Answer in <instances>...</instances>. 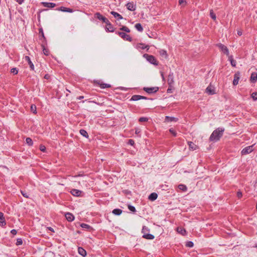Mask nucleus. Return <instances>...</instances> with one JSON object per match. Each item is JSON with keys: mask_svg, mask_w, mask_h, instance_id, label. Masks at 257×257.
Listing matches in <instances>:
<instances>
[{"mask_svg": "<svg viewBox=\"0 0 257 257\" xmlns=\"http://www.w3.org/2000/svg\"><path fill=\"white\" fill-rule=\"evenodd\" d=\"M224 131V130L223 128H218L214 131L210 137V140L213 142H216L218 141L222 137Z\"/></svg>", "mask_w": 257, "mask_h": 257, "instance_id": "f257e3e1", "label": "nucleus"}, {"mask_svg": "<svg viewBox=\"0 0 257 257\" xmlns=\"http://www.w3.org/2000/svg\"><path fill=\"white\" fill-rule=\"evenodd\" d=\"M144 57L148 61H149L150 63L153 64L157 66L158 65V62L155 58V57L153 55H150L147 54H145L144 55Z\"/></svg>", "mask_w": 257, "mask_h": 257, "instance_id": "f03ea898", "label": "nucleus"}, {"mask_svg": "<svg viewBox=\"0 0 257 257\" xmlns=\"http://www.w3.org/2000/svg\"><path fill=\"white\" fill-rule=\"evenodd\" d=\"M121 38H122L124 40L128 41H132V38L130 36V35L126 34L124 32H118L116 33Z\"/></svg>", "mask_w": 257, "mask_h": 257, "instance_id": "7ed1b4c3", "label": "nucleus"}, {"mask_svg": "<svg viewBox=\"0 0 257 257\" xmlns=\"http://www.w3.org/2000/svg\"><path fill=\"white\" fill-rule=\"evenodd\" d=\"M159 88L158 87H144V90L148 93H153L156 92L158 91Z\"/></svg>", "mask_w": 257, "mask_h": 257, "instance_id": "20e7f679", "label": "nucleus"}, {"mask_svg": "<svg viewBox=\"0 0 257 257\" xmlns=\"http://www.w3.org/2000/svg\"><path fill=\"white\" fill-rule=\"evenodd\" d=\"M217 46L222 52L227 56L229 55V51L226 46L222 44H218Z\"/></svg>", "mask_w": 257, "mask_h": 257, "instance_id": "39448f33", "label": "nucleus"}, {"mask_svg": "<svg viewBox=\"0 0 257 257\" xmlns=\"http://www.w3.org/2000/svg\"><path fill=\"white\" fill-rule=\"evenodd\" d=\"M252 147L253 146L245 147L241 151V154L244 155L250 153L253 151Z\"/></svg>", "mask_w": 257, "mask_h": 257, "instance_id": "423d86ee", "label": "nucleus"}, {"mask_svg": "<svg viewBox=\"0 0 257 257\" xmlns=\"http://www.w3.org/2000/svg\"><path fill=\"white\" fill-rule=\"evenodd\" d=\"M206 92L209 95H212L215 93L214 87L209 85L206 89Z\"/></svg>", "mask_w": 257, "mask_h": 257, "instance_id": "0eeeda50", "label": "nucleus"}, {"mask_svg": "<svg viewBox=\"0 0 257 257\" xmlns=\"http://www.w3.org/2000/svg\"><path fill=\"white\" fill-rule=\"evenodd\" d=\"M95 17L99 20L102 21L103 22L106 23L108 22V20L102 15H101L100 13H97L95 14Z\"/></svg>", "mask_w": 257, "mask_h": 257, "instance_id": "6e6552de", "label": "nucleus"}, {"mask_svg": "<svg viewBox=\"0 0 257 257\" xmlns=\"http://www.w3.org/2000/svg\"><path fill=\"white\" fill-rule=\"evenodd\" d=\"M141 99H147V97L140 95H134L132 97L131 100L137 101Z\"/></svg>", "mask_w": 257, "mask_h": 257, "instance_id": "1a4fd4ad", "label": "nucleus"}, {"mask_svg": "<svg viewBox=\"0 0 257 257\" xmlns=\"http://www.w3.org/2000/svg\"><path fill=\"white\" fill-rule=\"evenodd\" d=\"M126 6L127 9L130 11H134L136 9V6L134 4L133 2L128 3Z\"/></svg>", "mask_w": 257, "mask_h": 257, "instance_id": "9d476101", "label": "nucleus"}, {"mask_svg": "<svg viewBox=\"0 0 257 257\" xmlns=\"http://www.w3.org/2000/svg\"><path fill=\"white\" fill-rule=\"evenodd\" d=\"M105 30L109 32H113L114 31V28L112 25L110 24L109 21L106 23Z\"/></svg>", "mask_w": 257, "mask_h": 257, "instance_id": "9b49d317", "label": "nucleus"}, {"mask_svg": "<svg viewBox=\"0 0 257 257\" xmlns=\"http://www.w3.org/2000/svg\"><path fill=\"white\" fill-rule=\"evenodd\" d=\"M239 76H240V73L239 72H236L234 75V79L233 81V84L234 85H236L238 83V81L239 80Z\"/></svg>", "mask_w": 257, "mask_h": 257, "instance_id": "f8f14e48", "label": "nucleus"}, {"mask_svg": "<svg viewBox=\"0 0 257 257\" xmlns=\"http://www.w3.org/2000/svg\"><path fill=\"white\" fill-rule=\"evenodd\" d=\"M167 82L170 86H172V85L174 83V77L173 74H170L168 76Z\"/></svg>", "mask_w": 257, "mask_h": 257, "instance_id": "ddd939ff", "label": "nucleus"}, {"mask_svg": "<svg viewBox=\"0 0 257 257\" xmlns=\"http://www.w3.org/2000/svg\"><path fill=\"white\" fill-rule=\"evenodd\" d=\"M65 217L68 221H72L74 219V216L73 215L69 212L65 214Z\"/></svg>", "mask_w": 257, "mask_h": 257, "instance_id": "4468645a", "label": "nucleus"}, {"mask_svg": "<svg viewBox=\"0 0 257 257\" xmlns=\"http://www.w3.org/2000/svg\"><path fill=\"white\" fill-rule=\"evenodd\" d=\"M176 231H177L178 233H180L182 235H185L186 234V230L181 227H178L176 229Z\"/></svg>", "mask_w": 257, "mask_h": 257, "instance_id": "2eb2a0df", "label": "nucleus"}, {"mask_svg": "<svg viewBox=\"0 0 257 257\" xmlns=\"http://www.w3.org/2000/svg\"><path fill=\"white\" fill-rule=\"evenodd\" d=\"M58 11H60L64 12H68V13H72L73 12V10L70 8H65L64 7H61L58 9Z\"/></svg>", "mask_w": 257, "mask_h": 257, "instance_id": "dca6fc26", "label": "nucleus"}, {"mask_svg": "<svg viewBox=\"0 0 257 257\" xmlns=\"http://www.w3.org/2000/svg\"><path fill=\"white\" fill-rule=\"evenodd\" d=\"M71 193L74 196L78 197L81 195V191L77 189H72Z\"/></svg>", "mask_w": 257, "mask_h": 257, "instance_id": "f3484780", "label": "nucleus"}, {"mask_svg": "<svg viewBox=\"0 0 257 257\" xmlns=\"http://www.w3.org/2000/svg\"><path fill=\"white\" fill-rule=\"evenodd\" d=\"M188 144L190 150L194 151L198 149V146L195 144H194L193 142H188Z\"/></svg>", "mask_w": 257, "mask_h": 257, "instance_id": "a211bd4d", "label": "nucleus"}, {"mask_svg": "<svg viewBox=\"0 0 257 257\" xmlns=\"http://www.w3.org/2000/svg\"><path fill=\"white\" fill-rule=\"evenodd\" d=\"M25 59L26 61H27L28 62V64L30 65V67L31 68V69L32 70H34V65H33V63L32 62V61L30 59V58L28 56H26L25 57Z\"/></svg>", "mask_w": 257, "mask_h": 257, "instance_id": "6ab92c4d", "label": "nucleus"}, {"mask_svg": "<svg viewBox=\"0 0 257 257\" xmlns=\"http://www.w3.org/2000/svg\"><path fill=\"white\" fill-rule=\"evenodd\" d=\"M43 5L45 7L49 8H53L56 6V4L53 3H43Z\"/></svg>", "mask_w": 257, "mask_h": 257, "instance_id": "aec40b11", "label": "nucleus"}, {"mask_svg": "<svg viewBox=\"0 0 257 257\" xmlns=\"http://www.w3.org/2000/svg\"><path fill=\"white\" fill-rule=\"evenodd\" d=\"M78 253L83 257L86 255V251L82 247H79L78 248Z\"/></svg>", "mask_w": 257, "mask_h": 257, "instance_id": "412c9836", "label": "nucleus"}, {"mask_svg": "<svg viewBox=\"0 0 257 257\" xmlns=\"http://www.w3.org/2000/svg\"><path fill=\"white\" fill-rule=\"evenodd\" d=\"M0 223L2 224V226H5L6 224L5 217H4V214L1 212H0Z\"/></svg>", "mask_w": 257, "mask_h": 257, "instance_id": "4be33fe9", "label": "nucleus"}, {"mask_svg": "<svg viewBox=\"0 0 257 257\" xmlns=\"http://www.w3.org/2000/svg\"><path fill=\"white\" fill-rule=\"evenodd\" d=\"M110 14L112 15L115 18H117V20L122 19V17L120 14L115 12L111 11Z\"/></svg>", "mask_w": 257, "mask_h": 257, "instance_id": "5701e85b", "label": "nucleus"}, {"mask_svg": "<svg viewBox=\"0 0 257 257\" xmlns=\"http://www.w3.org/2000/svg\"><path fill=\"white\" fill-rule=\"evenodd\" d=\"M159 54L161 56L163 57L165 59H167L168 58V54L167 51L165 50H160L159 51Z\"/></svg>", "mask_w": 257, "mask_h": 257, "instance_id": "b1692460", "label": "nucleus"}, {"mask_svg": "<svg viewBox=\"0 0 257 257\" xmlns=\"http://www.w3.org/2000/svg\"><path fill=\"white\" fill-rule=\"evenodd\" d=\"M157 197H158V195H157V193H152L149 195V199L150 200L154 201L157 198Z\"/></svg>", "mask_w": 257, "mask_h": 257, "instance_id": "393cba45", "label": "nucleus"}, {"mask_svg": "<svg viewBox=\"0 0 257 257\" xmlns=\"http://www.w3.org/2000/svg\"><path fill=\"white\" fill-rule=\"evenodd\" d=\"M98 84L99 85L100 87L102 89H104L105 88H109L111 87L110 85L109 84L103 83H98Z\"/></svg>", "mask_w": 257, "mask_h": 257, "instance_id": "a878e982", "label": "nucleus"}, {"mask_svg": "<svg viewBox=\"0 0 257 257\" xmlns=\"http://www.w3.org/2000/svg\"><path fill=\"white\" fill-rule=\"evenodd\" d=\"M143 237L147 239H153L154 236L151 234H145L143 235Z\"/></svg>", "mask_w": 257, "mask_h": 257, "instance_id": "bb28decb", "label": "nucleus"}, {"mask_svg": "<svg viewBox=\"0 0 257 257\" xmlns=\"http://www.w3.org/2000/svg\"><path fill=\"white\" fill-rule=\"evenodd\" d=\"M250 80L252 82H255L257 80V73H252L250 76Z\"/></svg>", "mask_w": 257, "mask_h": 257, "instance_id": "cd10ccee", "label": "nucleus"}, {"mask_svg": "<svg viewBox=\"0 0 257 257\" xmlns=\"http://www.w3.org/2000/svg\"><path fill=\"white\" fill-rule=\"evenodd\" d=\"M166 120L168 121H177L178 120V118L174 117H170L167 116L165 118Z\"/></svg>", "mask_w": 257, "mask_h": 257, "instance_id": "c85d7f7f", "label": "nucleus"}, {"mask_svg": "<svg viewBox=\"0 0 257 257\" xmlns=\"http://www.w3.org/2000/svg\"><path fill=\"white\" fill-rule=\"evenodd\" d=\"M136 29L139 32H142L143 31V28L140 23H137L135 25Z\"/></svg>", "mask_w": 257, "mask_h": 257, "instance_id": "c756f323", "label": "nucleus"}, {"mask_svg": "<svg viewBox=\"0 0 257 257\" xmlns=\"http://www.w3.org/2000/svg\"><path fill=\"white\" fill-rule=\"evenodd\" d=\"M122 211L120 209H114L112 211V213L116 215H119L121 214Z\"/></svg>", "mask_w": 257, "mask_h": 257, "instance_id": "7c9ffc66", "label": "nucleus"}, {"mask_svg": "<svg viewBox=\"0 0 257 257\" xmlns=\"http://www.w3.org/2000/svg\"><path fill=\"white\" fill-rule=\"evenodd\" d=\"M42 47L43 48V53L46 55V56H48L49 55V50L45 47V46H44V44H42Z\"/></svg>", "mask_w": 257, "mask_h": 257, "instance_id": "2f4dec72", "label": "nucleus"}, {"mask_svg": "<svg viewBox=\"0 0 257 257\" xmlns=\"http://www.w3.org/2000/svg\"><path fill=\"white\" fill-rule=\"evenodd\" d=\"M80 134L82 136H84V137H85L86 138H88V133L84 130H82V129L80 130Z\"/></svg>", "mask_w": 257, "mask_h": 257, "instance_id": "473e14b6", "label": "nucleus"}, {"mask_svg": "<svg viewBox=\"0 0 257 257\" xmlns=\"http://www.w3.org/2000/svg\"><path fill=\"white\" fill-rule=\"evenodd\" d=\"M26 143L30 146L33 145V142L32 140L30 138H27L26 139Z\"/></svg>", "mask_w": 257, "mask_h": 257, "instance_id": "72a5a7b5", "label": "nucleus"}, {"mask_svg": "<svg viewBox=\"0 0 257 257\" xmlns=\"http://www.w3.org/2000/svg\"><path fill=\"white\" fill-rule=\"evenodd\" d=\"M138 48H141L142 49H146V48H147V49H149V47L148 46H147V45L145 46V45L143 44H139L138 45Z\"/></svg>", "mask_w": 257, "mask_h": 257, "instance_id": "f704fd0d", "label": "nucleus"}, {"mask_svg": "<svg viewBox=\"0 0 257 257\" xmlns=\"http://www.w3.org/2000/svg\"><path fill=\"white\" fill-rule=\"evenodd\" d=\"M178 188L183 191L187 190V187L183 184H180L178 185Z\"/></svg>", "mask_w": 257, "mask_h": 257, "instance_id": "c9c22d12", "label": "nucleus"}, {"mask_svg": "<svg viewBox=\"0 0 257 257\" xmlns=\"http://www.w3.org/2000/svg\"><path fill=\"white\" fill-rule=\"evenodd\" d=\"M229 60L230 61L232 66L235 67L236 66V61L232 59V57L231 56L229 57Z\"/></svg>", "mask_w": 257, "mask_h": 257, "instance_id": "e433bc0d", "label": "nucleus"}, {"mask_svg": "<svg viewBox=\"0 0 257 257\" xmlns=\"http://www.w3.org/2000/svg\"><path fill=\"white\" fill-rule=\"evenodd\" d=\"M210 16L213 20H216V15H215V13L213 12V11L212 10H211L210 11Z\"/></svg>", "mask_w": 257, "mask_h": 257, "instance_id": "4c0bfd02", "label": "nucleus"}, {"mask_svg": "<svg viewBox=\"0 0 257 257\" xmlns=\"http://www.w3.org/2000/svg\"><path fill=\"white\" fill-rule=\"evenodd\" d=\"M31 111L35 114L37 113L36 106L34 104H32L31 106Z\"/></svg>", "mask_w": 257, "mask_h": 257, "instance_id": "58836bf2", "label": "nucleus"}, {"mask_svg": "<svg viewBox=\"0 0 257 257\" xmlns=\"http://www.w3.org/2000/svg\"><path fill=\"white\" fill-rule=\"evenodd\" d=\"M80 226L82 228H86V229H89L91 228L90 226L88 224H85V223H81L80 224Z\"/></svg>", "mask_w": 257, "mask_h": 257, "instance_id": "ea45409f", "label": "nucleus"}, {"mask_svg": "<svg viewBox=\"0 0 257 257\" xmlns=\"http://www.w3.org/2000/svg\"><path fill=\"white\" fill-rule=\"evenodd\" d=\"M120 30H122V31H125V32H127V33H130V30L126 26H122L120 29Z\"/></svg>", "mask_w": 257, "mask_h": 257, "instance_id": "a19ab883", "label": "nucleus"}, {"mask_svg": "<svg viewBox=\"0 0 257 257\" xmlns=\"http://www.w3.org/2000/svg\"><path fill=\"white\" fill-rule=\"evenodd\" d=\"M128 209L130 211H132L133 212H135L136 211L135 207L134 206H133L131 205H128Z\"/></svg>", "mask_w": 257, "mask_h": 257, "instance_id": "79ce46f5", "label": "nucleus"}, {"mask_svg": "<svg viewBox=\"0 0 257 257\" xmlns=\"http://www.w3.org/2000/svg\"><path fill=\"white\" fill-rule=\"evenodd\" d=\"M251 98L254 100H257V92H253L251 95Z\"/></svg>", "mask_w": 257, "mask_h": 257, "instance_id": "37998d69", "label": "nucleus"}, {"mask_svg": "<svg viewBox=\"0 0 257 257\" xmlns=\"http://www.w3.org/2000/svg\"><path fill=\"white\" fill-rule=\"evenodd\" d=\"M11 72L16 75L18 74V70L16 68H14L11 70Z\"/></svg>", "mask_w": 257, "mask_h": 257, "instance_id": "c03bdc74", "label": "nucleus"}, {"mask_svg": "<svg viewBox=\"0 0 257 257\" xmlns=\"http://www.w3.org/2000/svg\"><path fill=\"white\" fill-rule=\"evenodd\" d=\"M139 120L140 122H146L148 120V118L145 117H142L139 118Z\"/></svg>", "mask_w": 257, "mask_h": 257, "instance_id": "a18cd8bd", "label": "nucleus"}, {"mask_svg": "<svg viewBox=\"0 0 257 257\" xmlns=\"http://www.w3.org/2000/svg\"><path fill=\"white\" fill-rule=\"evenodd\" d=\"M169 132L173 135V136H176L177 133L174 128H171L169 130Z\"/></svg>", "mask_w": 257, "mask_h": 257, "instance_id": "49530a36", "label": "nucleus"}, {"mask_svg": "<svg viewBox=\"0 0 257 257\" xmlns=\"http://www.w3.org/2000/svg\"><path fill=\"white\" fill-rule=\"evenodd\" d=\"M23 243V240L22 238H18L17 240L16 245H20L22 244Z\"/></svg>", "mask_w": 257, "mask_h": 257, "instance_id": "de8ad7c7", "label": "nucleus"}, {"mask_svg": "<svg viewBox=\"0 0 257 257\" xmlns=\"http://www.w3.org/2000/svg\"><path fill=\"white\" fill-rule=\"evenodd\" d=\"M193 242L192 241H188L187 242L186 245L188 247H191L193 246Z\"/></svg>", "mask_w": 257, "mask_h": 257, "instance_id": "09e8293b", "label": "nucleus"}, {"mask_svg": "<svg viewBox=\"0 0 257 257\" xmlns=\"http://www.w3.org/2000/svg\"><path fill=\"white\" fill-rule=\"evenodd\" d=\"M179 4L180 5H185L186 2L184 0H179Z\"/></svg>", "mask_w": 257, "mask_h": 257, "instance_id": "8fccbe9b", "label": "nucleus"}, {"mask_svg": "<svg viewBox=\"0 0 257 257\" xmlns=\"http://www.w3.org/2000/svg\"><path fill=\"white\" fill-rule=\"evenodd\" d=\"M40 150L41 151H42V152H44L45 151V150H46V148H45V147L44 146H43V145H41V146H40Z\"/></svg>", "mask_w": 257, "mask_h": 257, "instance_id": "3c124183", "label": "nucleus"}, {"mask_svg": "<svg viewBox=\"0 0 257 257\" xmlns=\"http://www.w3.org/2000/svg\"><path fill=\"white\" fill-rule=\"evenodd\" d=\"M242 193L240 192V191H238L237 192V196L240 198L242 197Z\"/></svg>", "mask_w": 257, "mask_h": 257, "instance_id": "603ef678", "label": "nucleus"}, {"mask_svg": "<svg viewBox=\"0 0 257 257\" xmlns=\"http://www.w3.org/2000/svg\"><path fill=\"white\" fill-rule=\"evenodd\" d=\"M21 193L24 197H25L26 198H29V196L27 195V193H25L24 192H23L22 191H21Z\"/></svg>", "mask_w": 257, "mask_h": 257, "instance_id": "864d4df0", "label": "nucleus"}, {"mask_svg": "<svg viewBox=\"0 0 257 257\" xmlns=\"http://www.w3.org/2000/svg\"><path fill=\"white\" fill-rule=\"evenodd\" d=\"M130 145H132V146H133L134 145V141L132 140V139H130L128 140V143Z\"/></svg>", "mask_w": 257, "mask_h": 257, "instance_id": "5fc2aeb1", "label": "nucleus"}, {"mask_svg": "<svg viewBox=\"0 0 257 257\" xmlns=\"http://www.w3.org/2000/svg\"><path fill=\"white\" fill-rule=\"evenodd\" d=\"M11 232L12 234H13V235H16L17 233V231L16 229H12L11 231Z\"/></svg>", "mask_w": 257, "mask_h": 257, "instance_id": "6e6d98bb", "label": "nucleus"}, {"mask_svg": "<svg viewBox=\"0 0 257 257\" xmlns=\"http://www.w3.org/2000/svg\"><path fill=\"white\" fill-rule=\"evenodd\" d=\"M141 132V130L139 128H136L135 133L136 134H139Z\"/></svg>", "mask_w": 257, "mask_h": 257, "instance_id": "4d7b16f0", "label": "nucleus"}, {"mask_svg": "<svg viewBox=\"0 0 257 257\" xmlns=\"http://www.w3.org/2000/svg\"><path fill=\"white\" fill-rule=\"evenodd\" d=\"M15 1L20 5L22 4L24 1V0H15Z\"/></svg>", "mask_w": 257, "mask_h": 257, "instance_id": "13d9d810", "label": "nucleus"}, {"mask_svg": "<svg viewBox=\"0 0 257 257\" xmlns=\"http://www.w3.org/2000/svg\"><path fill=\"white\" fill-rule=\"evenodd\" d=\"M47 229H49V230L51 231L52 232H54L53 228H52L51 227H48Z\"/></svg>", "mask_w": 257, "mask_h": 257, "instance_id": "bf43d9fd", "label": "nucleus"}, {"mask_svg": "<svg viewBox=\"0 0 257 257\" xmlns=\"http://www.w3.org/2000/svg\"><path fill=\"white\" fill-rule=\"evenodd\" d=\"M237 34L239 36H241L242 35V32L241 31H238Z\"/></svg>", "mask_w": 257, "mask_h": 257, "instance_id": "052dcab7", "label": "nucleus"}, {"mask_svg": "<svg viewBox=\"0 0 257 257\" xmlns=\"http://www.w3.org/2000/svg\"><path fill=\"white\" fill-rule=\"evenodd\" d=\"M84 98L83 96H80L78 97H77V99L80 100L81 99H83Z\"/></svg>", "mask_w": 257, "mask_h": 257, "instance_id": "680f3d73", "label": "nucleus"}, {"mask_svg": "<svg viewBox=\"0 0 257 257\" xmlns=\"http://www.w3.org/2000/svg\"><path fill=\"white\" fill-rule=\"evenodd\" d=\"M145 229H146V228L145 227H144L143 228V230H142L143 232L145 230Z\"/></svg>", "mask_w": 257, "mask_h": 257, "instance_id": "e2e57ef3", "label": "nucleus"}, {"mask_svg": "<svg viewBox=\"0 0 257 257\" xmlns=\"http://www.w3.org/2000/svg\"><path fill=\"white\" fill-rule=\"evenodd\" d=\"M45 78H48V76H47V75H45Z\"/></svg>", "mask_w": 257, "mask_h": 257, "instance_id": "0e129e2a", "label": "nucleus"}, {"mask_svg": "<svg viewBox=\"0 0 257 257\" xmlns=\"http://www.w3.org/2000/svg\"><path fill=\"white\" fill-rule=\"evenodd\" d=\"M45 78H48V76H47V75H45Z\"/></svg>", "mask_w": 257, "mask_h": 257, "instance_id": "69168bd1", "label": "nucleus"}, {"mask_svg": "<svg viewBox=\"0 0 257 257\" xmlns=\"http://www.w3.org/2000/svg\"><path fill=\"white\" fill-rule=\"evenodd\" d=\"M42 35H43V37L45 39L44 34H43Z\"/></svg>", "mask_w": 257, "mask_h": 257, "instance_id": "338daca9", "label": "nucleus"}, {"mask_svg": "<svg viewBox=\"0 0 257 257\" xmlns=\"http://www.w3.org/2000/svg\"><path fill=\"white\" fill-rule=\"evenodd\" d=\"M256 209L257 210V203H256Z\"/></svg>", "mask_w": 257, "mask_h": 257, "instance_id": "774afa93", "label": "nucleus"}]
</instances>
